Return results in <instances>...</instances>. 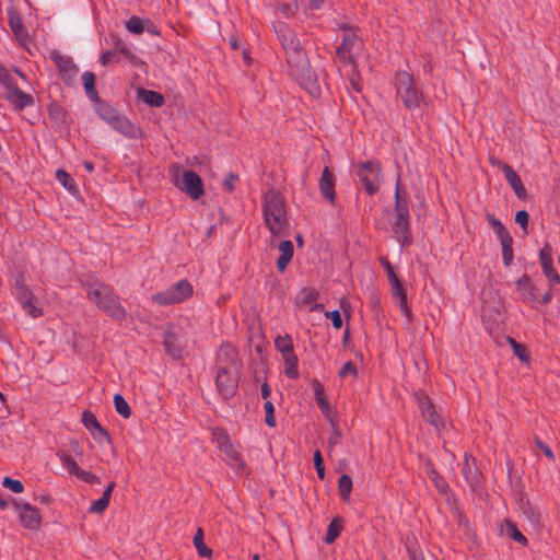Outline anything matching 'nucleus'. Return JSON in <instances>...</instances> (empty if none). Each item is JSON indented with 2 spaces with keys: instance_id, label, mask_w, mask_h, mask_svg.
Segmentation results:
<instances>
[{
  "instance_id": "1",
  "label": "nucleus",
  "mask_w": 560,
  "mask_h": 560,
  "mask_svg": "<svg viewBox=\"0 0 560 560\" xmlns=\"http://www.w3.org/2000/svg\"><path fill=\"white\" fill-rule=\"evenodd\" d=\"M217 387L224 398L234 395L240 380L241 364L235 350L223 346L218 352Z\"/></svg>"
},
{
  "instance_id": "2",
  "label": "nucleus",
  "mask_w": 560,
  "mask_h": 560,
  "mask_svg": "<svg viewBox=\"0 0 560 560\" xmlns=\"http://www.w3.org/2000/svg\"><path fill=\"white\" fill-rule=\"evenodd\" d=\"M264 220L267 229L273 236H283L289 230L283 197L276 190H268L262 202Z\"/></svg>"
},
{
  "instance_id": "3",
  "label": "nucleus",
  "mask_w": 560,
  "mask_h": 560,
  "mask_svg": "<svg viewBox=\"0 0 560 560\" xmlns=\"http://www.w3.org/2000/svg\"><path fill=\"white\" fill-rule=\"evenodd\" d=\"M396 94L411 115L422 116V107L427 104L425 98L415 86L412 77L406 71H400L396 75Z\"/></svg>"
},
{
  "instance_id": "4",
  "label": "nucleus",
  "mask_w": 560,
  "mask_h": 560,
  "mask_svg": "<svg viewBox=\"0 0 560 560\" xmlns=\"http://www.w3.org/2000/svg\"><path fill=\"white\" fill-rule=\"evenodd\" d=\"M88 296L100 310L110 317L118 320L126 317V311L120 304L118 296L105 284L98 283L90 287Z\"/></svg>"
},
{
  "instance_id": "5",
  "label": "nucleus",
  "mask_w": 560,
  "mask_h": 560,
  "mask_svg": "<svg viewBox=\"0 0 560 560\" xmlns=\"http://www.w3.org/2000/svg\"><path fill=\"white\" fill-rule=\"evenodd\" d=\"M395 214L396 219L393 224L394 237L402 246L409 245L411 243L409 207L407 198L401 196L399 182H397L395 189Z\"/></svg>"
},
{
  "instance_id": "6",
  "label": "nucleus",
  "mask_w": 560,
  "mask_h": 560,
  "mask_svg": "<svg viewBox=\"0 0 560 560\" xmlns=\"http://www.w3.org/2000/svg\"><path fill=\"white\" fill-rule=\"evenodd\" d=\"M290 73L299 84L308 92L313 97L320 95V85L318 82L317 74L311 68L310 61L306 55L302 56L299 61H292L289 63Z\"/></svg>"
},
{
  "instance_id": "7",
  "label": "nucleus",
  "mask_w": 560,
  "mask_h": 560,
  "mask_svg": "<svg viewBox=\"0 0 560 560\" xmlns=\"http://www.w3.org/2000/svg\"><path fill=\"white\" fill-rule=\"evenodd\" d=\"M170 176L172 183L192 199L197 200L203 195L202 180L194 171H183L179 165H172Z\"/></svg>"
},
{
  "instance_id": "8",
  "label": "nucleus",
  "mask_w": 560,
  "mask_h": 560,
  "mask_svg": "<svg viewBox=\"0 0 560 560\" xmlns=\"http://www.w3.org/2000/svg\"><path fill=\"white\" fill-rule=\"evenodd\" d=\"M14 295L23 311L36 318L43 315V307L21 277L15 279Z\"/></svg>"
},
{
  "instance_id": "9",
  "label": "nucleus",
  "mask_w": 560,
  "mask_h": 560,
  "mask_svg": "<svg viewBox=\"0 0 560 560\" xmlns=\"http://www.w3.org/2000/svg\"><path fill=\"white\" fill-rule=\"evenodd\" d=\"M276 33L285 50L288 65L292 61H299L301 57L305 55L301 47L300 39L289 26L279 23L276 26Z\"/></svg>"
},
{
  "instance_id": "10",
  "label": "nucleus",
  "mask_w": 560,
  "mask_h": 560,
  "mask_svg": "<svg viewBox=\"0 0 560 560\" xmlns=\"http://www.w3.org/2000/svg\"><path fill=\"white\" fill-rule=\"evenodd\" d=\"M192 294V287L186 280H180L171 288L152 295V301L159 305L180 303Z\"/></svg>"
},
{
  "instance_id": "11",
  "label": "nucleus",
  "mask_w": 560,
  "mask_h": 560,
  "mask_svg": "<svg viewBox=\"0 0 560 560\" xmlns=\"http://www.w3.org/2000/svg\"><path fill=\"white\" fill-rule=\"evenodd\" d=\"M214 435H215V439H217L220 450L225 455V462L228 463V465L236 474L243 472L245 469V463H244L241 454L238 453L237 448L233 445V443L229 439V436L222 431L214 433Z\"/></svg>"
},
{
  "instance_id": "12",
  "label": "nucleus",
  "mask_w": 560,
  "mask_h": 560,
  "mask_svg": "<svg viewBox=\"0 0 560 560\" xmlns=\"http://www.w3.org/2000/svg\"><path fill=\"white\" fill-rule=\"evenodd\" d=\"M358 176L363 182L369 195H374L378 190L381 182V167L376 162H364L358 166Z\"/></svg>"
},
{
  "instance_id": "13",
  "label": "nucleus",
  "mask_w": 560,
  "mask_h": 560,
  "mask_svg": "<svg viewBox=\"0 0 560 560\" xmlns=\"http://www.w3.org/2000/svg\"><path fill=\"white\" fill-rule=\"evenodd\" d=\"M361 42L359 37L355 35L352 28L343 27L342 28V43L337 48L338 57L350 63L354 62V55L360 49Z\"/></svg>"
},
{
  "instance_id": "14",
  "label": "nucleus",
  "mask_w": 560,
  "mask_h": 560,
  "mask_svg": "<svg viewBox=\"0 0 560 560\" xmlns=\"http://www.w3.org/2000/svg\"><path fill=\"white\" fill-rule=\"evenodd\" d=\"M13 508L19 515L20 523L27 529H37L40 525V514L37 508L28 502L13 501Z\"/></svg>"
},
{
  "instance_id": "15",
  "label": "nucleus",
  "mask_w": 560,
  "mask_h": 560,
  "mask_svg": "<svg viewBox=\"0 0 560 560\" xmlns=\"http://www.w3.org/2000/svg\"><path fill=\"white\" fill-rule=\"evenodd\" d=\"M0 80L7 85V100L16 108L23 109L31 106L34 102L33 96L20 90L16 85L8 81V75L0 77Z\"/></svg>"
},
{
  "instance_id": "16",
  "label": "nucleus",
  "mask_w": 560,
  "mask_h": 560,
  "mask_svg": "<svg viewBox=\"0 0 560 560\" xmlns=\"http://www.w3.org/2000/svg\"><path fill=\"white\" fill-rule=\"evenodd\" d=\"M318 293L314 289H302L296 295V305L308 311H324V305L317 303Z\"/></svg>"
},
{
  "instance_id": "17",
  "label": "nucleus",
  "mask_w": 560,
  "mask_h": 560,
  "mask_svg": "<svg viewBox=\"0 0 560 560\" xmlns=\"http://www.w3.org/2000/svg\"><path fill=\"white\" fill-rule=\"evenodd\" d=\"M164 346L168 354L173 358H179L182 355L183 348L179 342V335L174 327H170L165 331Z\"/></svg>"
},
{
  "instance_id": "18",
  "label": "nucleus",
  "mask_w": 560,
  "mask_h": 560,
  "mask_svg": "<svg viewBox=\"0 0 560 560\" xmlns=\"http://www.w3.org/2000/svg\"><path fill=\"white\" fill-rule=\"evenodd\" d=\"M110 127L128 138L140 136V129L124 115H119Z\"/></svg>"
},
{
  "instance_id": "19",
  "label": "nucleus",
  "mask_w": 560,
  "mask_h": 560,
  "mask_svg": "<svg viewBox=\"0 0 560 560\" xmlns=\"http://www.w3.org/2000/svg\"><path fill=\"white\" fill-rule=\"evenodd\" d=\"M319 189L324 198L334 202L335 194V178L328 167H325L319 180Z\"/></svg>"
},
{
  "instance_id": "20",
  "label": "nucleus",
  "mask_w": 560,
  "mask_h": 560,
  "mask_svg": "<svg viewBox=\"0 0 560 560\" xmlns=\"http://www.w3.org/2000/svg\"><path fill=\"white\" fill-rule=\"evenodd\" d=\"M82 422L94 439L101 440L103 438H107V433L102 429L96 417L92 412L84 411L82 415Z\"/></svg>"
},
{
  "instance_id": "21",
  "label": "nucleus",
  "mask_w": 560,
  "mask_h": 560,
  "mask_svg": "<svg viewBox=\"0 0 560 560\" xmlns=\"http://www.w3.org/2000/svg\"><path fill=\"white\" fill-rule=\"evenodd\" d=\"M419 408L421 410L422 417L429 423H431L435 428H439L442 424L436 411L434 410V408L428 397H425V396L419 397Z\"/></svg>"
},
{
  "instance_id": "22",
  "label": "nucleus",
  "mask_w": 560,
  "mask_h": 560,
  "mask_svg": "<svg viewBox=\"0 0 560 560\" xmlns=\"http://www.w3.org/2000/svg\"><path fill=\"white\" fill-rule=\"evenodd\" d=\"M502 172L517 197H523L526 191L517 173L508 164L502 166Z\"/></svg>"
},
{
  "instance_id": "23",
  "label": "nucleus",
  "mask_w": 560,
  "mask_h": 560,
  "mask_svg": "<svg viewBox=\"0 0 560 560\" xmlns=\"http://www.w3.org/2000/svg\"><path fill=\"white\" fill-rule=\"evenodd\" d=\"M279 250H280L281 255L277 260V268L280 272H283L293 256L292 242L291 241H282L279 244Z\"/></svg>"
},
{
  "instance_id": "24",
  "label": "nucleus",
  "mask_w": 560,
  "mask_h": 560,
  "mask_svg": "<svg viewBox=\"0 0 560 560\" xmlns=\"http://www.w3.org/2000/svg\"><path fill=\"white\" fill-rule=\"evenodd\" d=\"M521 511L527 522L532 525L535 530L540 528V513L529 502H523L521 504Z\"/></svg>"
},
{
  "instance_id": "25",
  "label": "nucleus",
  "mask_w": 560,
  "mask_h": 560,
  "mask_svg": "<svg viewBox=\"0 0 560 560\" xmlns=\"http://www.w3.org/2000/svg\"><path fill=\"white\" fill-rule=\"evenodd\" d=\"M96 103V106H95V110L96 113L100 115V117L105 120L109 126H112L114 124V121L116 120V118L120 115L116 112V109H114L112 106H109L108 104L106 103H102V102H95Z\"/></svg>"
},
{
  "instance_id": "26",
  "label": "nucleus",
  "mask_w": 560,
  "mask_h": 560,
  "mask_svg": "<svg viewBox=\"0 0 560 560\" xmlns=\"http://www.w3.org/2000/svg\"><path fill=\"white\" fill-rule=\"evenodd\" d=\"M313 389H314V395H315L317 405L319 406L323 413L328 419H330V406H329V402L327 401V399L325 398L323 386L320 385L319 382L315 381V382H313Z\"/></svg>"
},
{
  "instance_id": "27",
  "label": "nucleus",
  "mask_w": 560,
  "mask_h": 560,
  "mask_svg": "<svg viewBox=\"0 0 560 560\" xmlns=\"http://www.w3.org/2000/svg\"><path fill=\"white\" fill-rule=\"evenodd\" d=\"M82 81L86 96L93 101L98 102L97 91L95 90V75L90 71H85L82 74Z\"/></svg>"
},
{
  "instance_id": "28",
  "label": "nucleus",
  "mask_w": 560,
  "mask_h": 560,
  "mask_svg": "<svg viewBox=\"0 0 560 560\" xmlns=\"http://www.w3.org/2000/svg\"><path fill=\"white\" fill-rule=\"evenodd\" d=\"M275 347L282 354V357L294 352L292 339L288 334L283 336H277L275 339Z\"/></svg>"
},
{
  "instance_id": "29",
  "label": "nucleus",
  "mask_w": 560,
  "mask_h": 560,
  "mask_svg": "<svg viewBox=\"0 0 560 560\" xmlns=\"http://www.w3.org/2000/svg\"><path fill=\"white\" fill-rule=\"evenodd\" d=\"M284 361V373L290 378H295L299 374L298 371V357L296 354L289 353L288 355L282 357Z\"/></svg>"
},
{
  "instance_id": "30",
  "label": "nucleus",
  "mask_w": 560,
  "mask_h": 560,
  "mask_svg": "<svg viewBox=\"0 0 560 560\" xmlns=\"http://www.w3.org/2000/svg\"><path fill=\"white\" fill-rule=\"evenodd\" d=\"M139 93H140V96H141V100L143 101V103H145L150 106L159 107L164 102L163 96L155 91L140 90Z\"/></svg>"
},
{
  "instance_id": "31",
  "label": "nucleus",
  "mask_w": 560,
  "mask_h": 560,
  "mask_svg": "<svg viewBox=\"0 0 560 560\" xmlns=\"http://www.w3.org/2000/svg\"><path fill=\"white\" fill-rule=\"evenodd\" d=\"M517 290L522 294V296L526 300H532L535 298L534 288L530 283V280L527 276H523L516 282Z\"/></svg>"
},
{
  "instance_id": "32",
  "label": "nucleus",
  "mask_w": 560,
  "mask_h": 560,
  "mask_svg": "<svg viewBox=\"0 0 560 560\" xmlns=\"http://www.w3.org/2000/svg\"><path fill=\"white\" fill-rule=\"evenodd\" d=\"M194 545L200 557H211L212 550L203 544V532L198 528L194 536Z\"/></svg>"
},
{
  "instance_id": "33",
  "label": "nucleus",
  "mask_w": 560,
  "mask_h": 560,
  "mask_svg": "<svg viewBox=\"0 0 560 560\" xmlns=\"http://www.w3.org/2000/svg\"><path fill=\"white\" fill-rule=\"evenodd\" d=\"M338 489L342 500H349L352 491V479L343 474L338 479Z\"/></svg>"
},
{
  "instance_id": "34",
  "label": "nucleus",
  "mask_w": 560,
  "mask_h": 560,
  "mask_svg": "<svg viewBox=\"0 0 560 560\" xmlns=\"http://www.w3.org/2000/svg\"><path fill=\"white\" fill-rule=\"evenodd\" d=\"M463 475L469 486L475 487L478 483V477L476 474V468L474 462L470 463L469 458H465V464L463 467Z\"/></svg>"
},
{
  "instance_id": "35",
  "label": "nucleus",
  "mask_w": 560,
  "mask_h": 560,
  "mask_svg": "<svg viewBox=\"0 0 560 560\" xmlns=\"http://www.w3.org/2000/svg\"><path fill=\"white\" fill-rule=\"evenodd\" d=\"M61 464H62V467L70 474V475H74L75 477L78 476V474L80 472L81 468L79 467V465L77 464V462L74 460L73 457H71L70 455L68 454H59L58 455Z\"/></svg>"
},
{
  "instance_id": "36",
  "label": "nucleus",
  "mask_w": 560,
  "mask_h": 560,
  "mask_svg": "<svg viewBox=\"0 0 560 560\" xmlns=\"http://www.w3.org/2000/svg\"><path fill=\"white\" fill-rule=\"evenodd\" d=\"M114 405H115L116 411L122 418L128 419L131 416V408L121 395L116 394L114 396Z\"/></svg>"
},
{
  "instance_id": "37",
  "label": "nucleus",
  "mask_w": 560,
  "mask_h": 560,
  "mask_svg": "<svg viewBox=\"0 0 560 560\" xmlns=\"http://www.w3.org/2000/svg\"><path fill=\"white\" fill-rule=\"evenodd\" d=\"M10 27L21 42H24L27 38V32L25 31L23 23L19 16L12 15L10 18Z\"/></svg>"
},
{
  "instance_id": "38",
  "label": "nucleus",
  "mask_w": 560,
  "mask_h": 560,
  "mask_svg": "<svg viewBox=\"0 0 560 560\" xmlns=\"http://www.w3.org/2000/svg\"><path fill=\"white\" fill-rule=\"evenodd\" d=\"M342 529V523L338 518H334L328 526L325 541L331 544L336 540Z\"/></svg>"
},
{
  "instance_id": "39",
  "label": "nucleus",
  "mask_w": 560,
  "mask_h": 560,
  "mask_svg": "<svg viewBox=\"0 0 560 560\" xmlns=\"http://www.w3.org/2000/svg\"><path fill=\"white\" fill-rule=\"evenodd\" d=\"M125 26L129 33L139 35L144 31V20L133 15L125 23Z\"/></svg>"
},
{
  "instance_id": "40",
  "label": "nucleus",
  "mask_w": 560,
  "mask_h": 560,
  "mask_svg": "<svg viewBox=\"0 0 560 560\" xmlns=\"http://www.w3.org/2000/svg\"><path fill=\"white\" fill-rule=\"evenodd\" d=\"M56 177L58 182L69 191H72L74 189L73 179L71 176L63 170H58L56 172Z\"/></svg>"
},
{
  "instance_id": "41",
  "label": "nucleus",
  "mask_w": 560,
  "mask_h": 560,
  "mask_svg": "<svg viewBox=\"0 0 560 560\" xmlns=\"http://www.w3.org/2000/svg\"><path fill=\"white\" fill-rule=\"evenodd\" d=\"M2 486L14 493H22L24 491L23 483L20 480L12 479L10 477L3 478Z\"/></svg>"
},
{
  "instance_id": "42",
  "label": "nucleus",
  "mask_w": 560,
  "mask_h": 560,
  "mask_svg": "<svg viewBox=\"0 0 560 560\" xmlns=\"http://www.w3.org/2000/svg\"><path fill=\"white\" fill-rule=\"evenodd\" d=\"M506 532L515 541L522 545L527 544L526 537L517 529V527L513 523H506Z\"/></svg>"
},
{
  "instance_id": "43",
  "label": "nucleus",
  "mask_w": 560,
  "mask_h": 560,
  "mask_svg": "<svg viewBox=\"0 0 560 560\" xmlns=\"http://www.w3.org/2000/svg\"><path fill=\"white\" fill-rule=\"evenodd\" d=\"M428 475L432 482L435 485L436 489L441 492H445L447 489L446 482L439 476L435 469L431 468L428 470Z\"/></svg>"
},
{
  "instance_id": "44",
  "label": "nucleus",
  "mask_w": 560,
  "mask_h": 560,
  "mask_svg": "<svg viewBox=\"0 0 560 560\" xmlns=\"http://www.w3.org/2000/svg\"><path fill=\"white\" fill-rule=\"evenodd\" d=\"M265 411H266V423L268 427L272 428L276 425V419H275V407L273 404L270 400H267L264 405Z\"/></svg>"
},
{
  "instance_id": "45",
  "label": "nucleus",
  "mask_w": 560,
  "mask_h": 560,
  "mask_svg": "<svg viewBox=\"0 0 560 560\" xmlns=\"http://www.w3.org/2000/svg\"><path fill=\"white\" fill-rule=\"evenodd\" d=\"M509 341L513 348L514 354L523 362L528 361V355L526 353L525 348L513 339H509Z\"/></svg>"
},
{
  "instance_id": "46",
  "label": "nucleus",
  "mask_w": 560,
  "mask_h": 560,
  "mask_svg": "<svg viewBox=\"0 0 560 560\" xmlns=\"http://www.w3.org/2000/svg\"><path fill=\"white\" fill-rule=\"evenodd\" d=\"M109 501L104 497H101L98 500L94 501L90 506V512L100 514L104 512L108 506Z\"/></svg>"
},
{
  "instance_id": "47",
  "label": "nucleus",
  "mask_w": 560,
  "mask_h": 560,
  "mask_svg": "<svg viewBox=\"0 0 560 560\" xmlns=\"http://www.w3.org/2000/svg\"><path fill=\"white\" fill-rule=\"evenodd\" d=\"M542 267V270H544V273L546 276V278L552 282V283H559L560 282V277L557 272V270L553 268L552 264L550 265H545V266H541Z\"/></svg>"
},
{
  "instance_id": "48",
  "label": "nucleus",
  "mask_w": 560,
  "mask_h": 560,
  "mask_svg": "<svg viewBox=\"0 0 560 560\" xmlns=\"http://www.w3.org/2000/svg\"><path fill=\"white\" fill-rule=\"evenodd\" d=\"M314 466L318 478L323 480L325 478V468L323 464V457L319 451H316L314 453Z\"/></svg>"
},
{
  "instance_id": "49",
  "label": "nucleus",
  "mask_w": 560,
  "mask_h": 560,
  "mask_svg": "<svg viewBox=\"0 0 560 560\" xmlns=\"http://www.w3.org/2000/svg\"><path fill=\"white\" fill-rule=\"evenodd\" d=\"M339 375L340 377H348V376H352V377H357L358 375V371H357V368L355 365L352 363V362H346L340 372H339Z\"/></svg>"
},
{
  "instance_id": "50",
  "label": "nucleus",
  "mask_w": 560,
  "mask_h": 560,
  "mask_svg": "<svg viewBox=\"0 0 560 560\" xmlns=\"http://www.w3.org/2000/svg\"><path fill=\"white\" fill-rule=\"evenodd\" d=\"M390 288L394 298L398 299V301L407 299L406 293L398 279L393 280V283H390Z\"/></svg>"
},
{
  "instance_id": "51",
  "label": "nucleus",
  "mask_w": 560,
  "mask_h": 560,
  "mask_svg": "<svg viewBox=\"0 0 560 560\" xmlns=\"http://www.w3.org/2000/svg\"><path fill=\"white\" fill-rule=\"evenodd\" d=\"M541 266L552 264L551 247L546 244L539 254Z\"/></svg>"
},
{
  "instance_id": "52",
  "label": "nucleus",
  "mask_w": 560,
  "mask_h": 560,
  "mask_svg": "<svg viewBox=\"0 0 560 560\" xmlns=\"http://www.w3.org/2000/svg\"><path fill=\"white\" fill-rule=\"evenodd\" d=\"M488 222L490 223V225L492 226L494 233L500 236L502 235L503 233L506 232V229L504 228V225L501 223V221H499L498 219H495L494 217L492 215H488Z\"/></svg>"
},
{
  "instance_id": "53",
  "label": "nucleus",
  "mask_w": 560,
  "mask_h": 560,
  "mask_svg": "<svg viewBox=\"0 0 560 560\" xmlns=\"http://www.w3.org/2000/svg\"><path fill=\"white\" fill-rule=\"evenodd\" d=\"M325 315L331 319V323H332V326L337 329L341 328L342 326V318H341V315L339 313V311L335 310V311H331V312H327L325 313Z\"/></svg>"
},
{
  "instance_id": "54",
  "label": "nucleus",
  "mask_w": 560,
  "mask_h": 560,
  "mask_svg": "<svg viewBox=\"0 0 560 560\" xmlns=\"http://www.w3.org/2000/svg\"><path fill=\"white\" fill-rule=\"evenodd\" d=\"M515 222L526 231L528 224V213L525 210L516 212Z\"/></svg>"
},
{
  "instance_id": "55",
  "label": "nucleus",
  "mask_w": 560,
  "mask_h": 560,
  "mask_svg": "<svg viewBox=\"0 0 560 560\" xmlns=\"http://www.w3.org/2000/svg\"><path fill=\"white\" fill-rule=\"evenodd\" d=\"M77 477L85 482H89V483L100 482V479L97 476H95L89 471H85L83 469L80 470V472L78 474Z\"/></svg>"
},
{
  "instance_id": "56",
  "label": "nucleus",
  "mask_w": 560,
  "mask_h": 560,
  "mask_svg": "<svg viewBox=\"0 0 560 560\" xmlns=\"http://www.w3.org/2000/svg\"><path fill=\"white\" fill-rule=\"evenodd\" d=\"M340 438H341L340 430L336 427V424L332 423V432H331V434H330V436L328 439L329 447H332L336 444H338Z\"/></svg>"
},
{
  "instance_id": "57",
  "label": "nucleus",
  "mask_w": 560,
  "mask_h": 560,
  "mask_svg": "<svg viewBox=\"0 0 560 560\" xmlns=\"http://www.w3.org/2000/svg\"><path fill=\"white\" fill-rule=\"evenodd\" d=\"M236 176L233 175V174H229L224 182H223V186L224 188L228 190V191H233L234 190V187H235V182H236Z\"/></svg>"
},
{
  "instance_id": "58",
  "label": "nucleus",
  "mask_w": 560,
  "mask_h": 560,
  "mask_svg": "<svg viewBox=\"0 0 560 560\" xmlns=\"http://www.w3.org/2000/svg\"><path fill=\"white\" fill-rule=\"evenodd\" d=\"M398 302H399L400 313L407 318L408 322H410L411 320V311L407 304V299L400 300Z\"/></svg>"
},
{
  "instance_id": "59",
  "label": "nucleus",
  "mask_w": 560,
  "mask_h": 560,
  "mask_svg": "<svg viewBox=\"0 0 560 560\" xmlns=\"http://www.w3.org/2000/svg\"><path fill=\"white\" fill-rule=\"evenodd\" d=\"M499 238L501 242L502 249L512 248V237L510 236L508 231L505 233H503L502 235H500Z\"/></svg>"
},
{
  "instance_id": "60",
  "label": "nucleus",
  "mask_w": 560,
  "mask_h": 560,
  "mask_svg": "<svg viewBox=\"0 0 560 560\" xmlns=\"http://www.w3.org/2000/svg\"><path fill=\"white\" fill-rule=\"evenodd\" d=\"M58 66H59L61 69H63V70H66V71H69L70 73H75V69H74L73 65H72V63H71V61H70V60H68V59H62V58H61V59H60V62H58Z\"/></svg>"
},
{
  "instance_id": "61",
  "label": "nucleus",
  "mask_w": 560,
  "mask_h": 560,
  "mask_svg": "<svg viewBox=\"0 0 560 560\" xmlns=\"http://www.w3.org/2000/svg\"><path fill=\"white\" fill-rule=\"evenodd\" d=\"M502 254H503V262L505 266H510L512 260H513V250L512 248H504L502 249Z\"/></svg>"
},
{
  "instance_id": "62",
  "label": "nucleus",
  "mask_w": 560,
  "mask_h": 560,
  "mask_svg": "<svg viewBox=\"0 0 560 560\" xmlns=\"http://www.w3.org/2000/svg\"><path fill=\"white\" fill-rule=\"evenodd\" d=\"M144 31L153 35L159 34L156 27L149 20H144Z\"/></svg>"
},
{
  "instance_id": "63",
  "label": "nucleus",
  "mask_w": 560,
  "mask_h": 560,
  "mask_svg": "<svg viewBox=\"0 0 560 560\" xmlns=\"http://www.w3.org/2000/svg\"><path fill=\"white\" fill-rule=\"evenodd\" d=\"M114 487H115V483L114 482H110L106 489L104 490L103 492V495L105 499H107L108 501L110 500V497H112V492L114 490Z\"/></svg>"
},
{
  "instance_id": "64",
  "label": "nucleus",
  "mask_w": 560,
  "mask_h": 560,
  "mask_svg": "<svg viewBox=\"0 0 560 560\" xmlns=\"http://www.w3.org/2000/svg\"><path fill=\"white\" fill-rule=\"evenodd\" d=\"M385 268L387 270V275H388V279H389V283H393V280L394 279H398L397 276L395 275L393 268L390 267V265L388 262L385 264Z\"/></svg>"
}]
</instances>
